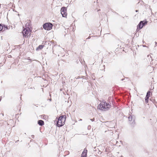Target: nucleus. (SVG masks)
Returning a JSON list of instances; mask_svg holds the SVG:
<instances>
[{
	"instance_id": "obj_32",
	"label": "nucleus",
	"mask_w": 157,
	"mask_h": 157,
	"mask_svg": "<svg viewBox=\"0 0 157 157\" xmlns=\"http://www.w3.org/2000/svg\"><path fill=\"white\" fill-rule=\"evenodd\" d=\"M155 101L153 102L154 103H155Z\"/></svg>"
},
{
	"instance_id": "obj_10",
	"label": "nucleus",
	"mask_w": 157,
	"mask_h": 157,
	"mask_svg": "<svg viewBox=\"0 0 157 157\" xmlns=\"http://www.w3.org/2000/svg\"><path fill=\"white\" fill-rule=\"evenodd\" d=\"M87 151L85 149L82 153L81 157H86Z\"/></svg>"
},
{
	"instance_id": "obj_29",
	"label": "nucleus",
	"mask_w": 157,
	"mask_h": 157,
	"mask_svg": "<svg viewBox=\"0 0 157 157\" xmlns=\"http://www.w3.org/2000/svg\"><path fill=\"white\" fill-rule=\"evenodd\" d=\"M120 157H124L123 156L121 155Z\"/></svg>"
},
{
	"instance_id": "obj_11",
	"label": "nucleus",
	"mask_w": 157,
	"mask_h": 157,
	"mask_svg": "<svg viewBox=\"0 0 157 157\" xmlns=\"http://www.w3.org/2000/svg\"><path fill=\"white\" fill-rule=\"evenodd\" d=\"M3 25V31L9 29H10V26H8L6 25H4V24H3V25Z\"/></svg>"
},
{
	"instance_id": "obj_31",
	"label": "nucleus",
	"mask_w": 157,
	"mask_h": 157,
	"mask_svg": "<svg viewBox=\"0 0 157 157\" xmlns=\"http://www.w3.org/2000/svg\"><path fill=\"white\" fill-rule=\"evenodd\" d=\"M121 143H122L123 142L122 141H121Z\"/></svg>"
},
{
	"instance_id": "obj_27",
	"label": "nucleus",
	"mask_w": 157,
	"mask_h": 157,
	"mask_svg": "<svg viewBox=\"0 0 157 157\" xmlns=\"http://www.w3.org/2000/svg\"><path fill=\"white\" fill-rule=\"evenodd\" d=\"M18 141V140H17V141H16V142H17V141Z\"/></svg>"
},
{
	"instance_id": "obj_21",
	"label": "nucleus",
	"mask_w": 157,
	"mask_h": 157,
	"mask_svg": "<svg viewBox=\"0 0 157 157\" xmlns=\"http://www.w3.org/2000/svg\"><path fill=\"white\" fill-rule=\"evenodd\" d=\"M90 38V36H89L88 38H87L86 39H89Z\"/></svg>"
},
{
	"instance_id": "obj_17",
	"label": "nucleus",
	"mask_w": 157,
	"mask_h": 157,
	"mask_svg": "<svg viewBox=\"0 0 157 157\" xmlns=\"http://www.w3.org/2000/svg\"><path fill=\"white\" fill-rule=\"evenodd\" d=\"M86 13H87V12H86L83 15V16H85L86 17Z\"/></svg>"
},
{
	"instance_id": "obj_8",
	"label": "nucleus",
	"mask_w": 157,
	"mask_h": 157,
	"mask_svg": "<svg viewBox=\"0 0 157 157\" xmlns=\"http://www.w3.org/2000/svg\"><path fill=\"white\" fill-rule=\"evenodd\" d=\"M57 118H56L55 121H56V125L58 127H60L63 126L65 124V123L62 122V121H60L57 120Z\"/></svg>"
},
{
	"instance_id": "obj_16",
	"label": "nucleus",
	"mask_w": 157,
	"mask_h": 157,
	"mask_svg": "<svg viewBox=\"0 0 157 157\" xmlns=\"http://www.w3.org/2000/svg\"><path fill=\"white\" fill-rule=\"evenodd\" d=\"M90 120L92 121H94V118H93V119H90Z\"/></svg>"
},
{
	"instance_id": "obj_1",
	"label": "nucleus",
	"mask_w": 157,
	"mask_h": 157,
	"mask_svg": "<svg viewBox=\"0 0 157 157\" xmlns=\"http://www.w3.org/2000/svg\"><path fill=\"white\" fill-rule=\"evenodd\" d=\"M111 106V105L110 104L107 103L104 100L101 102L99 105V106H98L99 109L105 111L109 110Z\"/></svg>"
},
{
	"instance_id": "obj_3",
	"label": "nucleus",
	"mask_w": 157,
	"mask_h": 157,
	"mask_svg": "<svg viewBox=\"0 0 157 157\" xmlns=\"http://www.w3.org/2000/svg\"><path fill=\"white\" fill-rule=\"evenodd\" d=\"M128 118L130 124L132 126H134L135 123V116L134 115H130Z\"/></svg>"
},
{
	"instance_id": "obj_30",
	"label": "nucleus",
	"mask_w": 157,
	"mask_h": 157,
	"mask_svg": "<svg viewBox=\"0 0 157 157\" xmlns=\"http://www.w3.org/2000/svg\"><path fill=\"white\" fill-rule=\"evenodd\" d=\"M80 121H82V119H80Z\"/></svg>"
},
{
	"instance_id": "obj_22",
	"label": "nucleus",
	"mask_w": 157,
	"mask_h": 157,
	"mask_svg": "<svg viewBox=\"0 0 157 157\" xmlns=\"http://www.w3.org/2000/svg\"><path fill=\"white\" fill-rule=\"evenodd\" d=\"M124 79V78H123V79H121V81H123Z\"/></svg>"
},
{
	"instance_id": "obj_33",
	"label": "nucleus",
	"mask_w": 157,
	"mask_h": 157,
	"mask_svg": "<svg viewBox=\"0 0 157 157\" xmlns=\"http://www.w3.org/2000/svg\"><path fill=\"white\" fill-rule=\"evenodd\" d=\"M46 41H45V43H46Z\"/></svg>"
},
{
	"instance_id": "obj_24",
	"label": "nucleus",
	"mask_w": 157,
	"mask_h": 157,
	"mask_svg": "<svg viewBox=\"0 0 157 157\" xmlns=\"http://www.w3.org/2000/svg\"><path fill=\"white\" fill-rule=\"evenodd\" d=\"M90 126H88V128H90Z\"/></svg>"
},
{
	"instance_id": "obj_4",
	"label": "nucleus",
	"mask_w": 157,
	"mask_h": 157,
	"mask_svg": "<svg viewBox=\"0 0 157 157\" xmlns=\"http://www.w3.org/2000/svg\"><path fill=\"white\" fill-rule=\"evenodd\" d=\"M147 22L148 21L146 20L141 21L137 25V29H139V30L142 29L144 26L147 24Z\"/></svg>"
},
{
	"instance_id": "obj_2",
	"label": "nucleus",
	"mask_w": 157,
	"mask_h": 157,
	"mask_svg": "<svg viewBox=\"0 0 157 157\" xmlns=\"http://www.w3.org/2000/svg\"><path fill=\"white\" fill-rule=\"evenodd\" d=\"M53 26V24L52 23L48 22L44 23L43 25V28L45 30H49L52 29Z\"/></svg>"
},
{
	"instance_id": "obj_5",
	"label": "nucleus",
	"mask_w": 157,
	"mask_h": 157,
	"mask_svg": "<svg viewBox=\"0 0 157 157\" xmlns=\"http://www.w3.org/2000/svg\"><path fill=\"white\" fill-rule=\"evenodd\" d=\"M31 30L29 27L27 28H26L25 29H24L22 32V33L23 34V36L24 37H28V34L29 33Z\"/></svg>"
},
{
	"instance_id": "obj_12",
	"label": "nucleus",
	"mask_w": 157,
	"mask_h": 157,
	"mask_svg": "<svg viewBox=\"0 0 157 157\" xmlns=\"http://www.w3.org/2000/svg\"><path fill=\"white\" fill-rule=\"evenodd\" d=\"M38 124L40 126H42L44 124V121L42 120H38L37 121Z\"/></svg>"
},
{
	"instance_id": "obj_20",
	"label": "nucleus",
	"mask_w": 157,
	"mask_h": 157,
	"mask_svg": "<svg viewBox=\"0 0 157 157\" xmlns=\"http://www.w3.org/2000/svg\"><path fill=\"white\" fill-rule=\"evenodd\" d=\"M135 11L136 12H137L139 11V10H136Z\"/></svg>"
},
{
	"instance_id": "obj_6",
	"label": "nucleus",
	"mask_w": 157,
	"mask_h": 157,
	"mask_svg": "<svg viewBox=\"0 0 157 157\" xmlns=\"http://www.w3.org/2000/svg\"><path fill=\"white\" fill-rule=\"evenodd\" d=\"M61 13L63 17H66L67 13V8L65 7H63L61 9Z\"/></svg>"
},
{
	"instance_id": "obj_9",
	"label": "nucleus",
	"mask_w": 157,
	"mask_h": 157,
	"mask_svg": "<svg viewBox=\"0 0 157 157\" xmlns=\"http://www.w3.org/2000/svg\"><path fill=\"white\" fill-rule=\"evenodd\" d=\"M151 91L149 90L148 91L147 93V94L145 98V102L146 103H147L148 102V99L150 97Z\"/></svg>"
},
{
	"instance_id": "obj_18",
	"label": "nucleus",
	"mask_w": 157,
	"mask_h": 157,
	"mask_svg": "<svg viewBox=\"0 0 157 157\" xmlns=\"http://www.w3.org/2000/svg\"><path fill=\"white\" fill-rule=\"evenodd\" d=\"M155 47L156 46H157V42H155Z\"/></svg>"
},
{
	"instance_id": "obj_13",
	"label": "nucleus",
	"mask_w": 157,
	"mask_h": 157,
	"mask_svg": "<svg viewBox=\"0 0 157 157\" xmlns=\"http://www.w3.org/2000/svg\"><path fill=\"white\" fill-rule=\"evenodd\" d=\"M44 47V45H40L38 46V47H37L36 48V50H39V49H42Z\"/></svg>"
},
{
	"instance_id": "obj_23",
	"label": "nucleus",
	"mask_w": 157,
	"mask_h": 157,
	"mask_svg": "<svg viewBox=\"0 0 157 157\" xmlns=\"http://www.w3.org/2000/svg\"><path fill=\"white\" fill-rule=\"evenodd\" d=\"M90 126H88V128H90Z\"/></svg>"
},
{
	"instance_id": "obj_26",
	"label": "nucleus",
	"mask_w": 157,
	"mask_h": 157,
	"mask_svg": "<svg viewBox=\"0 0 157 157\" xmlns=\"http://www.w3.org/2000/svg\"><path fill=\"white\" fill-rule=\"evenodd\" d=\"M51 100H52L51 99H49V100H50V101H51Z\"/></svg>"
},
{
	"instance_id": "obj_19",
	"label": "nucleus",
	"mask_w": 157,
	"mask_h": 157,
	"mask_svg": "<svg viewBox=\"0 0 157 157\" xmlns=\"http://www.w3.org/2000/svg\"><path fill=\"white\" fill-rule=\"evenodd\" d=\"M31 137L32 138H34V135H32L31 136Z\"/></svg>"
},
{
	"instance_id": "obj_14",
	"label": "nucleus",
	"mask_w": 157,
	"mask_h": 157,
	"mask_svg": "<svg viewBox=\"0 0 157 157\" xmlns=\"http://www.w3.org/2000/svg\"><path fill=\"white\" fill-rule=\"evenodd\" d=\"M100 70H104V71H105V65H100Z\"/></svg>"
},
{
	"instance_id": "obj_7",
	"label": "nucleus",
	"mask_w": 157,
	"mask_h": 157,
	"mask_svg": "<svg viewBox=\"0 0 157 157\" xmlns=\"http://www.w3.org/2000/svg\"><path fill=\"white\" fill-rule=\"evenodd\" d=\"M66 118V117L65 115H62L59 117L58 118H57V120L60 121H62V123H65Z\"/></svg>"
},
{
	"instance_id": "obj_15",
	"label": "nucleus",
	"mask_w": 157,
	"mask_h": 157,
	"mask_svg": "<svg viewBox=\"0 0 157 157\" xmlns=\"http://www.w3.org/2000/svg\"><path fill=\"white\" fill-rule=\"evenodd\" d=\"M3 25V24H0V32L2 31H3V25Z\"/></svg>"
},
{
	"instance_id": "obj_28",
	"label": "nucleus",
	"mask_w": 157,
	"mask_h": 157,
	"mask_svg": "<svg viewBox=\"0 0 157 157\" xmlns=\"http://www.w3.org/2000/svg\"><path fill=\"white\" fill-rule=\"evenodd\" d=\"M18 141V140H17V141H16V142H17V141Z\"/></svg>"
},
{
	"instance_id": "obj_25",
	"label": "nucleus",
	"mask_w": 157,
	"mask_h": 157,
	"mask_svg": "<svg viewBox=\"0 0 157 157\" xmlns=\"http://www.w3.org/2000/svg\"><path fill=\"white\" fill-rule=\"evenodd\" d=\"M100 9H99L98 10V11H100Z\"/></svg>"
}]
</instances>
